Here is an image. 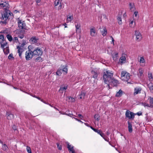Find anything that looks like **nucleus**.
I'll return each mask as SVG.
<instances>
[{"mask_svg": "<svg viewBox=\"0 0 153 153\" xmlns=\"http://www.w3.org/2000/svg\"><path fill=\"white\" fill-rule=\"evenodd\" d=\"M101 33L102 34V35L103 36H105L106 35L107 32V30L105 27H104L103 29V30L102 31H101Z\"/></svg>", "mask_w": 153, "mask_h": 153, "instance_id": "obj_33", "label": "nucleus"}, {"mask_svg": "<svg viewBox=\"0 0 153 153\" xmlns=\"http://www.w3.org/2000/svg\"><path fill=\"white\" fill-rule=\"evenodd\" d=\"M74 119H75V120H77L80 122H81L82 123H83V122H82L81 120H80L76 118H74Z\"/></svg>", "mask_w": 153, "mask_h": 153, "instance_id": "obj_55", "label": "nucleus"}, {"mask_svg": "<svg viewBox=\"0 0 153 153\" xmlns=\"http://www.w3.org/2000/svg\"><path fill=\"white\" fill-rule=\"evenodd\" d=\"M73 19V16H70L67 17L68 21L71 22Z\"/></svg>", "mask_w": 153, "mask_h": 153, "instance_id": "obj_42", "label": "nucleus"}, {"mask_svg": "<svg viewBox=\"0 0 153 153\" xmlns=\"http://www.w3.org/2000/svg\"><path fill=\"white\" fill-rule=\"evenodd\" d=\"M110 37L111 38V40H112V42L113 43V44H114V38H113V37L112 36H110Z\"/></svg>", "mask_w": 153, "mask_h": 153, "instance_id": "obj_56", "label": "nucleus"}, {"mask_svg": "<svg viewBox=\"0 0 153 153\" xmlns=\"http://www.w3.org/2000/svg\"><path fill=\"white\" fill-rule=\"evenodd\" d=\"M53 108H55V109L56 110H57V111H59V110L58 108H56V107H53Z\"/></svg>", "mask_w": 153, "mask_h": 153, "instance_id": "obj_64", "label": "nucleus"}, {"mask_svg": "<svg viewBox=\"0 0 153 153\" xmlns=\"http://www.w3.org/2000/svg\"><path fill=\"white\" fill-rule=\"evenodd\" d=\"M7 37L8 39L10 41H11L12 40V38L11 36L9 34H8L7 35Z\"/></svg>", "mask_w": 153, "mask_h": 153, "instance_id": "obj_39", "label": "nucleus"}, {"mask_svg": "<svg viewBox=\"0 0 153 153\" xmlns=\"http://www.w3.org/2000/svg\"><path fill=\"white\" fill-rule=\"evenodd\" d=\"M10 15V12L9 10H5L3 14H1V21H0V23L1 24L6 25L7 23L6 21Z\"/></svg>", "mask_w": 153, "mask_h": 153, "instance_id": "obj_2", "label": "nucleus"}, {"mask_svg": "<svg viewBox=\"0 0 153 153\" xmlns=\"http://www.w3.org/2000/svg\"><path fill=\"white\" fill-rule=\"evenodd\" d=\"M57 148L59 150H61L62 149V146L61 145H59V144L57 143Z\"/></svg>", "mask_w": 153, "mask_h": 153, "instance_id": "obj_48", "label": "nucleus"}, {"mask_svg": "<svg viewBox=\"0 0 153 153\" xmlns=\"http://www.w3.org/2000/svg\"><path fill=\"white\" fill-rule=\"evenodd\" d=\"M41 101H42V102H43V103H44L45 104H46V103H47L46 102H45V101H44L43 100H41Z\"/></svg>", "mask_w": 153, "mask_h": 153, "instance_id": "obj_63", "label": "nucleus"}, {"mask_svg": "<svg viewBox=\"0 0 153 153\" xmlns=\"http://www.w3.org/2000/svg\"><path fill=\"white\" fill-rule=\"evenodd\" d=\"M90 35L92 36H95L96 34L95 30L94 28H91L90 30Z\"/></svg>", "mask_w": 153, "mask_h": 153, "instance_id": "obj_24", "label": "nucleus"}, {"mask_svg": "<svg viewBox=\"0 0 153 153\" xmlns=\"http://www.w3.org/2000/svg\"><path fill=\"white\" fill-rule=\"evenodd\" d=\"M31 48V45L29 46L28 47V50L26 51L25 53V58L26 60L27 61L31 59L34 56L33 55Z\"/></svg>", "mask_w": 153, "mask_h": 153, "instance_id": "obj_4", "label": "nucleus"}, {"mask_svg": "<svg viewBox=\"0 0 153 153\" xmlns=\"http://www.w3.org/2000/svg\"><path fill=\"white\" fill-rule=\"evenodd\" d=\"M84 124L86 126H88V127H90L91 126H90L88 125V124L87 123H84Z\"/></svg>", "mask_w": 153, "mask_h": 153, "instance_id": "obj_60", "label": "nucleus"}, {"mask_svg": "<svg viewBox=\"0 0 153 153\" xmlns=\"http://www.w3.org/2000/svg\"><path fill=\"white\" fill-rule=\"evenodd\" d=\"M67 88V85H65L64 86H62L60 87V88L59 90V91H63L64 90H66Z\"/></svg>", "mask_w": 153, "mask_h": 153, "instance_id": "obj_36", "label": "nucleus"}, {"mask_svg": "<svg viewBox=\"0 0 153 153\" xmlns=\"http://www.w3.org/2000/svg\"><path fill=\"white\" fill-rule=\"evenodd\" d=\"M9 5L6 2H4L3 3L0 4V7L4 8V9L5 10H8Z\"/></svg>", "mask_w": 153, "mask_h": 153, "instance_id": "obj_13", "label": "nucleus"}, {"mask_svg": "<svg viewBox=\"0 0 153 153\" xmlns=\"http://www.w3.org/2000/svg\"><path fill=\"white\" fill-rule=\"evenodd\" d=\"M35 1L36 3H38L40 2L41 0H35Z\"/></svg>", "mask_w": 153, "mask_h": 153, "instance_id": "obj_59", "label": "nucleus"}, {"mask_svg": "<svg viewBox=\"0 0 153 153\" xmlns=\"http://www.w3.org/2000/svg\"><path fill=\"white\" fill-rule=\"evenodd\" d=\"M138 12L137 11H135L134 13V15L135 17H136L138 14Z\"/></svg>", "mask_w": 153, "mask_h": 153, "instance_id": "obj_52", "label": "nucleus"}, {"mask_svg": "<svg viewBox=\"0 0 153 153\" xmlns=\"http://www.w3.org/2000/svg\"><path fill=\"white\" fill-rule=\"evenodd\" d=\"M109 83V87L108 86V89H110V84L114 86H117L119 84V81L116 79H115L113 77L112 78L110 81H108Z\"/></svg>", "mask_w": 153, "mask_h": 153, "instance_id": "obj_7", "label": "nucleus"}, {"mask_svg": "<svg viewBox=\"0 0 153 153\" xmlns=\"http://www.w3.org/2000/svg\"><path fill=\"white\" fill-rule=\"evenodd\" d=\"M18 40V37H14L13 39V41L15 42Z\"/></svg>", "mask_w": 153, "mask_h": 153, "instance_id": "obj_51", "label": "nucleus"}, {"mask_svg": "<svg viewBox=\"0 0 153 153\" xmlns=\"http://www.w3.org/2000/svg\"><path fill=\"white\" fill-rule=\"evenodd\" d=\"M129 6L130 10L131 11H134L135 10L134 4V3H130Z\"/></svg>", "mask_w": 153, "mask_h": 153, "instance_id": "obj_23", "label": "nucleus"}, {"mask_svg": "<svg viewBox=\"0 0 153 153\" xmlns=\"http://www.w3.org/2000/svg\"><path fill=\"white\" fill-rule=\"evenodd\" d=\"M78 116L80 117V118L81 119H82V118H83V116H82V115L81 114H78Z\"/></svg>", "mask_w": 153, "mask_h": 153, "instance_id": "obj_54", "label": "nucleus"}, {"mask_svg": "<svg viewBox=\"0 0 153 153\" xmlns=\"http://www.w3.org/2000/svg\"><path fill=\"white\" fill-rule=\"evenodd\" d=\"M75 27L76 32L80 33L81 32L80 25L77 24L75 25Z\"/></svg>", "mask_w": 153, "mask_h": 153, "instance_id": "obj_21", "label": "nucleus"}, {"mask_svg": "<svg viewBox=\"0 0 153 153\" xmlns=\"http://www.w3.org/2000/svg\"><path fill=\"white\" fill-rule=\"evenodd\" d=\"M133 21H131L130 23V26L131 27H134L135 25V24L133 26Z\"/></svg>", "mask_w": 153, "mask_h": 153, "instance_id": "obj_47", "label": "nucleus"}, {"mask_svg": "<svg viewBox=\"0 0 153 153\" xmlns=\"http://www.w3.org/2000/svg\"><path fill=\"white\" fill-rule=\"evenodd\" d=\"M106 134L107 135H108L110 134V132H109V131H107Z\"/></svg>", "mask_w": 153, "mask_h": 153, "instance_id": "obj_61", "label": "nucleus"}, {"mask_svg": "<svg viewBox=\"0 0 153 153\" xmlns=\"http://www.w3.org/2000/svg\"><path fill=\"white\" fill-rule=\"evenodd\" d=\"M5 41L4 39V36L3 35L0 36V43L4 42Z\"/></svg>", "mask_w": 153, "mask_h": 153, "instance_id": "obj_40", "label": "nucleus"}, {"mask_svg": "<svg viewBox=\"0 0 153 153\" xmlns=\"http://www.w3.org/2000/svg\"><path fill=\"white\" fill-rule=\"evenodd\" d=\"M14 58L13 55L12 53L10 54L8 56V59H13Z\"/></svg>", "mask_w": 153, "mask_h": 153, "instance_id": "obj_44", "label": "nucleus"}, {"mask_svg": "<svg viewBox=\"0 0 153 153\" xmlns=\"http://www.w3.org/2000/svg\"><path fill=\"white\" fill-rule=\"evenodd\" d=\"M7 148V146L5 144H3L2 146V149L3 150L5 151Z\"/></svg>", "mask_w": 153, "mask_h": 153, "instance_id": "obj_41", "label": "nucleus"}, {"mask_svg": "<svg viewBox=\"0 0 153 153\" xmlns=\"http://www.w3.org/2000/svg\"><path fill=\"white\" fill-rule=\"evenodd\" d=\"M130 74L125 71H122L121 73V79L124 81L128 82L130 79Z\"/></svg>", "mask_w": 153, "mask_h": 153, "instance_id": "obj_5", "label": "nucleus"}, {"mask_svg": "<svg viewBox=\"0 0 153 153\" xmlns=\"http://www.w3.org/2000/svg\"><path fill=\"white\" fill-rule=\"evenodd\" d=\"M67 65H63L61 66L62 71L64 72L66 74H67L68 73V68H67Z\"/></svg>", "mask_w": 153, "mask_h": 153, "instance_id": "obj_26", "label": "nucleus"}, {"mask_svg": "<svg viewBox=\"0 0 153 153\" xmlns=\"http://www.w3.org/2000/svg\"><path fill=\"white\" fill-rule=\"evenodd\" d=\"M42 59V58L40 57V56H38V57H37L35 59L36 61H40Z\"/></svg>", "mask_w": 153, "mask_h": 153, "instance_id": "obj_50", "label": "nucleus"}, {"mask_svg": "<svg viewBox=\"0 0 153 153\" xmlns=\"http://www.w3.org/2000/svg\"><path fill=\"white\" fill-rule=\"evenodd\" d=\"M16 48L18 49L17 53L19 54V57L22 58V53L24 51V49L23 46H17Z\"/></svg>", "mask_w": 153, "mask_h": 153, "instance_id": "obj_12", "label": "nucleus"}, {"mask_svg": "<svg viewBox=\"0 0 153 153\" xmlns=\"http://www.w3.org/2000/svg\"><path fill=\"white\" fill-rule=\"evenodd\" d=\"M65 114L66 115H67L71 117H72V116H74V115L73 114Z\"/></svg>", "mask_w": 153, "mask_h": 153, "instance_id": "obj_57", "label": "nucleus"}, {"mask_svg": "<svg viewBox=\"0 0 153 153\" xmlns=\"http://www.w3.org/2000/svg\"><path fill=\"white\" fill-rule=\"evenodd\" d=\"M26 150L28 153H32L30 148L28 146H27Z\"/></svg>", "mask_w": 153, "mask_h": 153, "instance_id": "obj_43", "label": "nucleus"}, {"mask_svg": "<svg viewBox=\"0 0 153 153\" xmlns=\"http://www.w3.org/2000/svg\"><path fill=\"white\" fill-rule=\"evenodd\" d=\"M123 93V91L121 90H120L117 93L115 96L117 97H120L122 96Z\"/></svg>", "mask_w": 153, "mask_h": 153, "instance_id": "obj_27", "label": "nucleus"}, {"mask_svg": "<svg viewBox=\"0 0 153 153\" xmlns=\"http://www.w3.org/2000/svg\"><path fill=\"white\" fill-rule=\"evenodd\" d=\"M141 91V88L140 87H136L134 88V94L135 95L139 93H140Z\"/></svg>", "mask_w": 153, "mask_h": 153, "instance_id": "obj_19", "label": "nucleus"}, {"mask_svg": "<svg viewBox=\"0 0 153 153\" xmlns=\"http://www.w3.org/2000/svg\"><path fill=\"white\" fill-rule=\"evenodd\" d=\"M128 131L130 133H131L132 132V124L129 121H128Z\"/></svg>", "mask_w": 153, "mask_h": 153, "instance_id": "obj_25", "label": "nucleus"}, {"mask_svg": "<svg viewBox=\"0 0 153 153\" xmlns=\"http://www.w3.org/2000/svg\"><path fill=\"white\" fill-rule=\"evenodd\" d=\"M67 145L68 150L70 153H75L73 146H71L68 143Z\"/></svg>", "mask_w": 153, "mask_h": 153, "instance_id": "obj_14", "label": "nucleus"}, {"mask_svg": "<svg viewBox=\"0 0 153 153\" xmlns=\"http://www.w3.org/2000/svg\"><path fill=\"white\" fill-rule=\"evenodd\" d=\"M3 52L5 55H7L9 53V46L3 49Z\"/></svg>", "mask_w": 153, "mask_h": 153, "instance_id": "obj_28", "label": "nucleus"}, {"mask_svg": "<svg viewBox=\"0 0 153 153\" xmlns=\"http://www.w3.org/2000/svg\"><path fill=\"white\" fill-rule=\"evenodd\" d=\"M143 71V70L142 68H140L138 70V76L139 77H140L142 76Z\"/></svg>", "mask_w": 153, "mask_h": 153, "instance_id": "obj_31", "label": "nucleus"}, {"mask_svg": "<svg viewBox=\"0 0 153 153\" xmlns=\"http://www.w3.org/2000/svg\"><path fill=\"white\" fill-rule=\"evenodd\" d=\"M0 43L1 44V47L2 49L9 46L8 45H7V43L6 41H4L3 42H1V43Z\"/></svg>", "mask_w": 153, "mask_h": 153, "instance_id": "obj_18", "label": "nucleus"}, {"mask_svg": "<svg viewBox=\"0 0 153 153\" xmlns=\"http://www.w3.org/2000/svg\"><path fill=\"white\" fill-rule=\"evenodd\" d=\"M94 117L95 120L99 121L100 120V116L98 114H96L94 115Z\"/></svg>", "mask_w": 153, "mask_h": 153, "instance_id": "obj_38", "label": "nucleus"}, {"mask_svg": "<svg viewBox=\"0 0 153 153\" xmlns=\"http://www.w3.org/2000/svg\"><path fill=\"white\" fill-rule=\"evenodd\" d=\"M137 114L138 115L140 116L142 115V113L141 112H138L137 113Z\"/></svg>", "mask_w": 153, "mask_h": 153, "instance_id": "obj_53", "label": "nucleus"}, {"mask_svg": "<svg viewBox=\"0 0 153 153\" xmlns=\"http://www.w3.org/2000/svg\"><path fill=\"white\" fill-rule=\"evenodd\" d=\"M143 106L145 107H150V104H148L147 103H144L143 104Z\"/></svg>", "mask_w": 153, "mask_h": 153, "instance_id": "obj_46", "label": "nucleus"}, {"mask_svg": "<svg viewBox=\"0 0 153 153\" xmlns=\"http://www.w3.org/2000/svg\"><path fill=\"white\" fill-rule=\"evenodd\" d=\"M140 62L141 64L140 65L141 66L143 67L145 66L146 64V62L143 57H140Z\"/></svg>", "mask_w": 153, "mask_h": 153, "instance_id": "obj_20", "label": "nucleus"}, {"mask_svg": "<svg viewBox=\"0 0 153 153\" xmlns=\"http://www.w3.org/2000/svg\"><path fill=\"white\" fill-rule=\"evenodd\" d=\"M148 76L149 79V80L150 81L152 82V81L153 78L152 73L151 72H148Z\"/></svg>", "mask_w": 153, "mask_h": 153, "instance_id": "obj_30", "label": "nucleus"}, {"mask_svg": "<svg viewBox=\"0 0 153 153\" xmlns=\"http://www.w3.org/2000/svg\"><path fill=\"white\" fill-rule=\"evenodd\" d=\"M18 27L20 29H25L26 25L24 21H22L18 18L17 20Z\"/></svg>", "mask_w": 153, "mask_h": 153, "instance_id": "obj_8", "label": "nucleus"}, {"mask_svg": "<svg viewBox=\"0 0 153 153\" xmlns=\"http://www.w3.org/2000/svg\"><path fill=\"white\" fill-rule=\"evenodd\" d=\"M91 73L92 75L93 78H97L98 74L100 73L99 70L98 69H93L91 71Z\"/></svg>", "mask_w": 153, "mask_h": 153, "instance_id": "obj_10", "label": "nucleus"}, {"mask_svg": "<svg viewBox=\"0 0 153 153\" xmlns=\"http://www.w3.org/2000/svg\"><path fill=\"white\" fill-rule=\"evenodd\" d=\"M148 99L149 100L150 107L153 108V98L150 97Z\"/></svg>", "mask_w": 153, "mask_h": 153, "instance_id": "obj_32", "label": "nucleus"}, {"mask_svg": "<svg viewBox=\"0 0 153 153\" xmlns=\"http://www.w3.org/2000/svg\"><path fill=\"white\" fill-rule=\"evenodd\" d=\"M85 93L82 91L80 94H79V98L80 99H83L84 98L85 96Z\"/></svg>", "mask_w": 153, "mask_h": 153, "instance_id": "obj_34", "label": "nucleus"}, {"mask_svg": "<svg viewBox=\"0 0 153 153\" xmlns=\"http://www.w3.org/2000/svg\"><path fill=\"white\" fill-rule=\"evenodd\" d=\"M36 98L38 99L39 100H40L41 101V100H42V99H41L40 97H37Z\"/></svg>", "mask_w": 153, "mask_h": 153, "instance_id": "obj_62", "label": "nucleus"}, {"mask_svg": "<svg viewBox=\"0 0 153 153\" xmlns=\"http://www.w3.org/2000/svg\"><path fill=\"white\" fill-rule=\"evenodd\" d=\"M135 35L136 36L137 41L139 42L141 40L142 37V35L140 32L137 30H135Z\"/></svg>", "mask_w": 153, "mask_h": 153, "instance_id": "obj_11", "label": "nucleus"}, {"mask_svg": "<svg viewBox=\"0 0 153 153\" xmlns=\"http://www.w3.org/2000/svg\"><path fill=\"white\" fill-rule=\"evenodd\" d=\"M6 114L7 115V118L8 120H10L14 118V115L10 112H7Z\"/></svg>", "mask_w": 153, "mask_h": 153, "instance_id": "obj_22", "label": "nucleus"}, {"mask_svg": "<svg viewBox=\"0 0 153 153\" xmlns=\"http://www.w3.org/2000/svg\"><path fill=\"white\" fill-rule=\"evenodd\" d=\"M125 116L126 118H128L129 119L133 120L134 117V113L128 110H127L126 111Z\"/></svg>", "mask_w": 153, "mask_h": 153, "instance_id": "obj_9", "label": "nucleus"}, {"mask_svg": "<svg viewBox=\"0 0 153 153\" xmlns=\"http://www.w3.org/2000/svg\"><path fill=\"white\" fill-rule=\"evenodd\" d=\"M55 7V8H57L58 5H59V8H58V10H60L62 8V6L61 4V2L59 0H56L54 3Z\"/></svg>", "mask_w": 153, "mask_h": 153, "instance_id": "obj_15", "label": "nucleus"}, {"mask_svg": "<svg viewBox=\"0 0 153 153\" xmlns=\"http://www.w3.org/2000/svg\"><path fill=\"white\" fill-rule=\"evenodd\" d=\"M118 22L120 25L122 24V19L121 17L120 16H118L117 18Z\"/></svg>", "mask_w": 153, "mask_h": 153, "instance_id": "obj_35", "label": "nucleus"}, {"mask_svg": "<svg viewBox=\"0 0 153 153\" xmlns=\"http://www.w3.org/2000/svg\"><path fill=\"white\" fill-rule=\"evenodd\" d=\"M148 86L150 91L153 92V84L152 82H150Z\"/></svg>", "mask_w": 153, "mask_h": 153, "instance_id": "obj_29", "label": "nucleus"}, {"mask_svg": "<svg viewBox=\"0 0 153 153\" xmlns=\"http://www.w3.org/2000/svg\"><path fill=\"white\" fill-rule=\"evenodd\" d=\"M113 73L109 71L106 70L103 74V78L104 81L106 84H107L109 87V83L108 81L113 78Z\"/></svg>", "mask_w": 153, "mask_h": 153, "instance_id": "obj_1", "label": "nucleus"}, {"mask_svg": "<svg viewBox=\"0 0 153 153\" xmlns=\"http://www.w3.org/2000/svg\"><path fill=\"white\" fill-rule=\"evenodd\" d=\"M56 74L59 76H61L62 74L61 70L58 69L56 72Z\"/></svg>", "mask_w": 153, "mask_h": 153, "instance_id": "obj_37", "label": "nucleus"}, {"mask_svg": "<svg viewBox=\"0 0 153 153\" xmlns=\"http://www.w3.org/2000/svg\"><path fill=\"white\" fill-rule=\"evenodd\" d=\"M12 128L14 130H16V127L15 125H13V126L12 127Z\"/></svg>", "mask_w": 153, "mask_h": 153, "instance_id": "obj_58", "label": "nucleus"}, {"mask_svg": "<svg viewBox=\"0 0 153 153\" xmlns=\"http://www.w3.org/2000/svg\"><path fill=\"white\" fill-rule=\"evenodd\" d=\"M34 56H41L43 53L42 50L39 47L34 48L31 46V48Z\"/></svg>", "mask_w": 153, "mask_h": 153, "instance_id": "obj_3", "label": "nucleus"}, {"mask_svg": "<svg viewBox=\"0 0 153 153\" xmlns=\"http://www.w3.org/2000/svg\"><path fill=\"white\" fill-rule=\"evenodd\" d=\"M39 40V39L38 38H36L35 37H32L30 40V41L32 44H36L37 43V42Z\"/></svg>", "mask_w": 153, "mask_h": 153, "instance_id": "obj_16", "label": "nucleus"}, {"mask_svg": "<svg viewBox=\"0 0 153 153\" xmlns=\"http://www.w3.org/2000/svg\"><path fill=\"white\" fill-rule=\"evenodd\" d=\"M119 62L121 64L125 63L126 62V59L125 55H122L120 58Z\"/></svg>", "mask_w": 153, "mask_h": 153, "instance_id": "obj_17", "label": "nucleus"}, {"mask_svg": "<svg viewBox=\"0 0 153 153\" xmlns=\"http://www.w3.org/2000/svg\"><path fill=\"white\" fill-rule=\"evenodd\" d=\"M18 37L20 38L21 39H23L24 37V35L23 34L19 35L18 36Z\"/></svg>", "mask_w": 153, "mask_h": 153, "instance_id": "obj_49", "label": "nucleus"}, {"mask_svg": "<svg viewBox=\"0 0 153 153\" xmlns=\"http://www.w3.org/2000/svg\"><path fill=\"white\" fill-rule=\"evenodd\" d=\"M90 128L95 132H97L98 134H99L105 141L108 142V138H105L104 134L101 131H100V130L94 128L91 126Z\"/></svg>", "mask_w": 153, "mask_h": 153, "instance_id": "obj_6", "label": "nucleus"}, {"mask_svg": "<svg viewBox=\"0 0 153 153\" xmlns=\"http://www.w3.org/2000/svg\"><path fill=\"white\" fill-rule=\"evenodd\" d=\"M68 99L72 102H74L75 101V99H74V98L73 97H69Z\"/></svg>", "mask_w": 153, "mask_h": 153, "instance_id": "obj_45", "label": "nucleus"}]
</instances>
